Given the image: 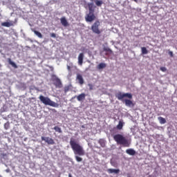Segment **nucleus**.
<instances>
[{"label": "nucleus", "mask_w": 177, "mask_h": 177, "mask_svg": "<svg viewBox=\"0 0 177 177\" xmlns=\"http://www.w3.org/2000/svg\"><path fill=\"white\" fill-rule=\"evenodd\" d=\"M69 143L75 156H82L85 154L84 147H82L74 138H71Z\"/></svg>", "instance_id": "f257e3e1"}, {"label": "nucleus", "mask_w": 177, "mask_h": 177, "mask_svg": "<svg viewBox=\"0 0 177 177\" xmlns=\"http://www.w3.org/2000/svg\"><path fill=\"white\" fill-rule=\"evenodd\" d=\"M88 13H87L84 17L85 21L87 23H92L94 20H96V15H95V5L93 3H88Z\"/></svg>", "instance_id": "f03ea898"}, {"label": "nucleus", "mask_w": 177, "mask_h": 177, "mask_svg": "<svg viewBox=\"0 0 177 177\" xmlns=\"http://www.w3.org/2000/svg\"><path fill=\"white\" fill-rule=\"evenodd\" d=\"M113 139L118 145H122L124 147H129L131 146V142L121 134L115 135Z\"/></svg>", "instance_id": "7ed1b4c3"}, {"label": "nucleus", "mask_w": 177, "mask_h": 177, "mask_svg": "<svg viewBox=\"0 0 177 177\" xmlns=\"http://www.w3.org/2000/svg\"><path fill=\"white\" fill-rule=\"evenodd\" d=\"M39 99L41 103L45 104V106H50L51 107H59V104L52 101L50 98L45 97L44 95H40Z\"/></svg>", "instance_id": "20e7f679"}, {"label": "nucleus", "mask_w": 177, "mask_h": 177, "mask_svg": "<svg viewBox=\"0 0 177 177\" xmlns=\"http://www.w3.org/2000/svg\"><path fill=\"white\" fill-rule=\"evenodd\" d=\"M52 81L55 88H58L59 89L63 88V84L62 83V80H60L59 77H57L55 75H52Z\"/></svg>", "instance_id": "39448f33"}, {"label": "nucleus", "mask_w": 177, "mask_h": 177, "mask_svg": "<svg viewBox=\"0 0 177 177\" xmlns=\"http://www.w3.org/2000/svg\"><path fill=\"white\" fill-rule=\"evenodd\" d=\"M100 26V21H96L92 26H91V30L94 34H101V31L99 29V26Z\"/></svg>", "instance_id": "423d86ee"}, {"label": "nucleus", "mask_w": 177, "mask_h": 177, "mask_svg": "<svg viewBox=\"0 0 177 177\" xmlns=\"http://www.w3.org/2000/svg\"><path fill=\"white\" fill-rule=\"evenodd\" d=\"M115 96L117 99H118V100H122L124 97H128V99H132V94L129 93H122L121 92H119L115 95Z\"/></svg>", "instance_id": "0eeeda50"}, {"label": "nucleus", "mask_w": 177, "mask_h": 177, "mask_svg": "<svg viewBox=\"0 0 177 177\" xmlns=\"http://www.w3.org/2000/svg\"><path fill=\"white\" fill-rule=\"evenodd\" d=\"M41 140H44V142H46V143L48 145H55V140H53L52 138L42 136Z\"/></svg>", "instance_id": "6e6552de"}, {"label": "nucleus", "mask_w": 177, "mask_h": 177, "mask_svg": "<svg viewBox=\"0 0 177 177\" xmlns=\"http://www.w3.org/2000/svg\"><path fill=\"white\" fill-rule=\"evenodd\" d=\"M84 53H81L79 54L78 57H77V60H78V64L79 66H82L83 63H84Z\"/></svg>", "instance_id": "1a4fd4ad"}, {"label": "nucleus", "mask_w": 177, "mask_h": 177, "mask_svg": "<svg viewBox=\"0 0 177 177\" xmlns=\"http://www.w3.org/2000/svg\"><path fill=\"white\" fill-rule=\"evenodd\" d=\"M108 174H120V169H107Z\"/></svg>", "instance_id": "9d476101"}, {"label": "nucleus", "mask_w": 177, "mask_h": 177, "mask_svg": "<svg viewBox=\"0 0 177 177\" xmlns=\"http://www.w3.org/2000/svg\"><path fill=\"white\" fill-rule=\"evenodd\" d=\"M61 20V24L64 26V27H67L68 26V22L67 21V19H66V17H63L60 19Z\"/></svg>", "instance_id": "9b49d317"}, {"label": "nucleus", "mask_w": 177, "mask_h": 177, "mask_svg": "<svg viewBox=\"0 0 177 177\" xmlns=\"http://www.w3.org/2000/svg\"><path fill=\"white\" fill-rule=\"evenodd\" d=\"M126 153L129 156H135V154H136V151L133 149H128L126 150Z\"/></svg>", "instance_id": "f8f14e48"}, {"label": "nucleus", "mask_w": 177, "mask_h": 177, "mask_svg": "<svg viewBox=\"0 0 177 177\" xmlns=\"http://www.w3.org/2000/svg\"><path fill=\"white\" fill-rule=\"evenodd\" d=\"M76 80H77L79 81V84H80V85H83V84H84V77H82V75L77 74Z\"/></svg>", "instance_id": "ddd939ff"}, {"label": "nucleus", "mask_w": 177, "mask_h": 177, "mask_svg": "<svg viewBox=\"0 0 177 177\" xmlns=\"http://www.w3.org/2000/svg\"><path fill=\"white\" fill-rule=\"evenodd\" d=\"M85 96H86L85 93H81L80 95H79L77 97L78 102H82V100H85Z\"/></svg>", "instance_id": "4468645a"}, {"label": "nucleus", "mask_w": 177, "mask_h": 177, "mask_svg": "<svg viewBox=\"0 0 177 177\" xmlns=\"http://www.w3.org/2000/svg\"><path fill=\"white\" fill-rule=\"evenodd\" d=\"M124 103H125V105L129 107H131V106H133V102L131 100H128V99L124 100Z\"/></svg>", "instance_id": "2eb2a0df"}, {"label": "nucleus", "mask_w": 177, "mask_h": 177, "mask_svg": "<svg viewBox=\"0 0 177 177\" xmlns=\"http://www.w3.org/2000/svg\"><path fill=\"white\" fill-rule=\"evenodd\" d=\"M8 62L9 64H10V66L14 67V68H17V65L16 64V63H15L14 62L12 61V59L8 58Z\"/></svg>", "instance_id": "dca6fc26"}, {"label": "nucleus", "mask_w": 177, "mask_h": 177, "mask_svg": "<svg viewBox=\"0 0 177 177\" xmlns=\"http://www.w3.org/2000/svg\"><path fill=\"white\" fill-rule=\"evenodd\" d=\"M98 143L100 145L101 147H106V140H104V139H100Z\"/></svg>", "instance_id": "f3484780"}, {"label": "nucleus", "mask_w": 177, "mask_h": 177, "mask_svg": "<svg viewBox=\"0 0 177 177\" xmlns=\"http://www.w3.org/2000/svg\"><path fill=\"white\" fill-rule=\"evenodd\" d=\"M106 65L105 63H100L97 66L98 70H102V68H106Z\"/></svg>", "instance_id": "a211bd4d"}, {"label": "nucleus", "mask_w": 177, "mask_h": 177, "mask_svg": "<svg viewBox=\"0 0 177 177\" xmlns=\"http://www.w3.org/2000/svg\"><path fill=\"white\" fill-rule=\"evenodd\" d=\"M158 120L160 122V124H165V122H167V120H165V118H162V117H158Z\"/></svg>", "instance_id": "6ab92c4d"}, {"label": "nucleus", "mask_w": 177, "mask_h": 177, "mask_svg": "<svg viewBox=\"0 0 177 177\" xmlns=\"http://www.w3.org/2000/svg\"><path fill=\"white\" fill-rule=\"evenodd\" d=\"M103 50L104 52H109V53H110V55H113V50L111 49H110V48L104 47Z\"/></svg>", "instance_id": "aec40b11"}, {"label": "nucleus", "mask_w": 177, "mask_h": 177, "mask_svg": "<svg viewBox=\"0 0 177 177\" xmlns=\"http://www.w3.org/2000/svg\"><path fill=\"white\" fill-rule=\"evenodd\" d=\"M53 129L55 131V132H58V133H62L63 131H62V128L55 126Z\"/></svg>", "instance_id": "412c9836"}, {"label": "nucleus", "mask_w": 177, "mask_h": 177, "mask_svg": "<svg viewBox=\"0 0 177 177\" xmlns=\"http://www.w3.org/2000/svg\"><path fill=\"white\" fill-rule=\"evenodd\" d=\"M141 50L142 55H147V53H149V50H147V48H146V47L141 48Z\"/></svg>", "instance_id": "4be33fe9"}, {"label": "nucleus", "mask_w": 177, "mask_h": 177, "mask_svg": "<svg viewBox=\"0 0 177 177\" xmlns=\"http://www.w3.org/2000/svg\"><path fill=\"white\" fill-rule=\"evenodd\" d=\"M122 127H124V123L122 121H119L118 124L117 125V129H122Z\"/></svg>", "instance_id": "5701e85b"}, {"label": "nucleus", "mask_w": 177, "mask_h": 177, "mask_svg": "<svg viewBox=\"0 0 177 177\" xmlns=\"http://www.w3.org/2000/svg\"><path fill=\"white\" fill-rule=\"evenodd\" d=\"M34 34H35V35H37L39 38H42V34L35 30H32Z\"/></svg>", "instance_id": "b1692460"}, {"label": "nucleus", "mask_w": 177, "mask_h": 177, "mask_svg": "<svg viewBox=\"0 0 177 177\" xmlns=\"http://www.w3.org/2000/svg\"><path fill=\"white\" fill-rule=\"evenodd\" d=\"M95 3L97 6H102V5H103L102 1L95 0Z\"/></svg>", "instance_id": "393cba45"}, {"label": "nucleus", "mask_w": 177, "mask_h": 177, "mask_svg": "<svg viewBox=\"0 0 177 177\" xmlns=\"http://www.w3.org/2000/svg\"><path fill=\"white\" fill-rule=\"evenodd\" d=\"M1 26H3V27H10L12 24L10 22H3L1 24Z\"/></svg>", "instance_id": "a878e982"}, {"label": "nucleus", "mask_w": 177, "mask_h": 177, "mask_svg": "<svg viewBox=\"0 0 177 177\" xmlns=\"http://www.w3.org/2000/svg\"><path fill=\"white\" fill-rule=\"evenodd\" d=\"M10 128V123L9 122H7L4 124V129L8 130Z\"/></svg>", "instance_id": "bb28decb"}, {"label": "nucleus", "mask_w": 177, "mask_h": 177, "mask_svg": "<svg viewBox=\"0 0 177 177\" xmlns=\"http://www.w3.org/2000/svg\"><path fill=\"white\" fill-rule=\"evenodd\" d=\"M75 158L77 162H81L82 161V158H81L77 155L75 156Z\"/></svg>", "instance_id": "cd10ccee"}, {"label": "nucleus", "mask_w": 177, "mask_h": 177, "mask_svg": "<svg viewBox=\"0 0 177 177\" xmlns=\"http://www.w3.org/2000/svg\"><path fill=\"white\" fill-rule=\"evenodd\" d=\"M70 91V86H67L64 87V92L65 93H67Z\"/></svg>", "instance_id": "c85d7f7f"}, {"label": "nucleus", "mask_w": 177, "mask_h": 177, "mask_svg": "<svg viewBox=\"0 0 177 177\" xmlns=\"http://www.w3.org/2000/svg\"><path fill=\"white\" fill-rule=\"evenodd\" d=\"M160 71H162L163 73H165V71H167V68L162 66L160 67Z\"/></svg>", "instance_id": "c756f323"}, {"label": "nucleus", "mask_w": 177, "mask_h": 177, "mask_svg": "<svg viewBox=\"0 0 177 177\" xmlns=\"http://www.w3.org/2000/svg\"><path fill=\"white\" fill-rule=\"evenodd\" d=\"M88 85L89 86V90L90 91L93 90V85H92V84H88Z\"/></svg>", "instance_id": "7c9ffc66"}, {"label": "nucleus", "mask_w": 177, "mask_h": 177, "mask_svg": "<svg viewBox=\"0 0 177 177\" xmlns=\"http://www.w3.org/2000/svg\"><path fill=\"white\" fill-rule=\"evenodd\" d=\"M51 38H56V34L55 33H50V34Z\"/></svg>", "instance_id": "2f4dec72"}, {"label": "nucleus", "mask_w": 177, "mask_h": 177, "mask_svg": "<svg viewBox=\"0 0 177 177\" xmlns=\"http://www.w3.org/2000/svg\"><path fill=\"white\" fill-rule=\"evenodd\" d=\"M169 55L171 56V57H174V53L172 51H169Z\"/></svg>", "instance_id": "473e14b6"}, {"label": "nucleus", "mask_w": 177, "mask_h": 177, "mask_svg": "<svg viewBox=\"0 0 177 177\" xmlns=\"http://www.w3.org/2000/svg\"><path fill=\"white\" fill-rule=\"evenodd\" d=\"M67 69L68 71H71V67H70V66H67Z\"/></svg>", "instance_id": "72a5a7b5"}, {"label": "nucleus", "mask_w": 177, "mask_h": 177, "mask_svg": "<svg viewBox=\"0 0 177 177\" xmlns=\"http://www.w3.org/2000/svg\"><path fill=\"white\" fill-rule=\"evenodd\" d=\"M68 177H73V176L71 175V174H68Z\"/></svg>", "instance_id": "f704fd0d"}, {"label": "nucleus", "mask_w": 177, "mask_h": 177, "mask_svg": "<svg viewBox=\"0 0 177 177\" xmlns=\"http://www.w3.org/2000/svg\"><path fill=\"white\" fill-rule=\"evenodd\" d=\"M50 68H51V71H53V67H50Z\"/></svg>", "instance_id": "c9c22d12"}, {"label": "nucleus", "mask_w": 177, "mask_h": 177, "mask_svg": "<svg viewBox=\"0 0 177 177\" xmlns=\"http://www.w3.org/2000/svg\"><path fill=\"white\" fill-rule=\"evenodd\" d=\"M52 111H54L55 113L56 109H52Z\"/></svg>", "instance_id": "e433bc0d"}]
</instances>
